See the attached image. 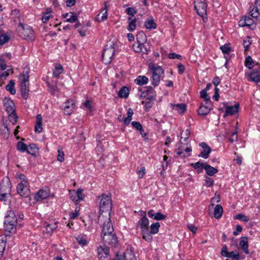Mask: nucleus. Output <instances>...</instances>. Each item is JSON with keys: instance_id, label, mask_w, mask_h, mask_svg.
<instances>
[{"instance_id": "obj_1", "label": "nucleus", "mask_w": 260, "mask_h": 260, "mask_svg": "<svg viewBox=\"0 0 260 260\" xmlns=\"http://www.w3.org/2000/svg\"><path fill=\"white\" fill-rule=\"evenodd\" d=\"M104 215L101 213L99 217V221L102 224L101 238L105 244L115 246L117 243V238L114 233V228L111 221L110 216L104 219Z\"/></svg>"}, {"instance_id": "obj_2", "label": "nucleus", "mask_w": 260, "mask_h": 260, "mask_svg": "<svg viewBox=\"0 0 260 260\" xmlns=\"http://www.w3.org/2000/svg\"><path fill=\"white\" fill-rule=\"evenodd\" d=\"M17 31L19 36L27 41H34L35 39V36L32 28L27 25L19 22L17 27Z\"/></svg>"}, {"instance_id": "obj_3", "label": "nucleus", "mask_w": 260, "mask_h": 260, "mask_svg": "<svg viewBox=\"0 0 260 260\" xmlns=\"http://www.w3.org/2000/svg\"><path fill=\"white\" fill-rule=\"evenodd\" d=\"M100 199V210L102 213L105 212L109 216L112 209V200L110 196L103 194L99 197Z\"/></svg>"}, {"instance_id": "obj_4", "label": "nucleus", "mask_w": 260, "mask_h": 260, "mask_svg": "<svg viewBox=\"0 0 260 260\" xmlns=\"http://www.w3.org/2000/svg\"><path fill=\"white\" fill-rule=\"evenodd\" d=\"M23 80L21 83V92L22 97L26 99L29 94V69L25 68L24 69L23 74L22 75Z\"/></svg>"}, {"instance_id": "obj_5", "label": "nucleus", "mask_w": 260, "mask_h": 260, "mask_svg": "<svg viewBox=\"0 0 260 260\" xmlns=\"http://www.w3.org/2000/svg\"><path fill=\"white\" fill-rule=\"evenodd\" d=\"M151 70H152L151 84L154 86H157L160 83L161 75L164 73V70L159 66L153 67L151 68Z\"/></svg>"}, {"instance_id": "obj_6", "label": "nucleus", "mask_w": 260, "mask_h": 260, "mask_svg": "<svg viewBox=\"0 0 260 260\" xmlns=\"http://www.w3.org/2000/svg\"><path fill=\"white\" fill-rule=\"evenodd\" d=\"M115 51L113 45H107L105 46L102 54L103 61L105 64H108L112 61Z\"/></svg>"}, {"instance_id": "obj_7", "label": "nucleus", "mask_w": 260, "mask_h": 260, "mask_svg": "<svg viewBox=\"0 0 260 260\" xmlns=\"http://www.w3.org/2000/svg\"><path fill=\"white\" fill-rule=\"evenodd\" d=\"M194 9L197 14L202 17L207 15V4L205 0H194Z\"/></svg>"}, {"instance_id": "obj_8", "label": "nucleus", "mask_w": 260, "mask_h": 260, "mask_svg": "<svg viewBox=\"0 0 260 260\" xmlns=\"http://www.w3.org/2000/svg\"><path fill=\"white\" fill-rule=\"evenodd\" d=\"M17 193L23 198H27L29 196L30 189L28 182L19 183L16 187Z\"/></svg>"}, {"instance_id": "obj_9", "label": "nucleus", "mask_w": 260, "mask_h": 260, "mask_svg": "<svg viewBox=\"0 0 260 260\" xmlns=\"http://www.w3.org/2000/svg\"><path fill=\"white\" fill-rule=\"evenodd\" d=\"M238 24L240 26H248L251 28L255 27L254 20L249 16H243L239 21Z\"/></svg>"}, {"instance_id": "obj_10", "label": "nucleus", "mask_w": 260, "mask_h": 260, "mask_svg": "<svg viewBox=\"0 0 260 260\" xmlns=\"http://www.w3.org/2000/svg\"><path fill=\"white\" fill-rule=\"evenodd\" d=\"M109 249L106 246H99L97 248L98 256L99 260H104L109 255Z\"/></svg>"}, {"instance_id": "obj_11", "label": "nucleus", "mask_w": 260, "mask_h": 260, "mask_svg": "<svg viewBox=\"0 0 260 260\" xmlns=\"http://www.w3.org/2000/svg\"><path fill=\"white\" fill-rule=\"evenodd\" d=\"M258 7H260V0H255L253 8L250 11V15L260 24V14L258 11Z\"/></svg>"}, {"instance_id": "obj_12", "label": "nucleus", "mask_w": 260, "mask_h": 260, "mask_svg": "<svg viewBox=\"0 0 260 260\" xmlns=\"http://www.w3.org/2000/svg\"><path fill=\"white\" fill-rule=\"evenodd\" d=\"M200 146L202 147V150L201 151L199 157H202L205 159L208 158L209 154L211 152V148L205 142H202L200 144Z\"/></svg>"}, {"instance_id": "obj_13", "label": "nucleus", "mask_w": 260, "mask_h": 260, "mask_svg": "<svg viewBox=\"0 0 260 260\" xmlns=\"http://www.w3.org/2000/svg\"><path fill=\"white\" fill-rule=\"evenodd\" d=\"M149 220L145 215L140 220L137 222V226H139L141 229V232H146L149 231Z\"/></svg>"}, {"instance_id": "obj_14", "label": "nucleus", "mask_w": 260, "mask_h": 260, "mask_svg": "<svg viewBox=\"0 0 260 260\" xmlns=\"http://www.w3.org/2000/svg\"><path fill=\"white\" fill-rule=\"evenodd\" d=\"M49 190L47 187L43 188L39 190L35 196V199L36 201H39L45 199L49 197Z\"/></svg>"}, {"instance_id": "obj_15", "label": "nucleus", "mask_w": 260, "mask_h": 260, "mask_svg": "<svg viewBox=\"0 0 260 260\" xmlns=\"http://www.w3.org/2000/svg\"><path fill=\"white\" fill-rule=\"evenodd\" d=\"M109 5L108 4V3L105 2V7L102 8L101 10V13L102 14V15L101 14H99L96 16V20L98 22H103L107 20L108 18V15H107V8L108 7Z\"/></svg>"}, {"instance_id": "obj_16", "label": "nucleus", "mask_w": 260, "mask_h": 260, "mask_svg": "<svg viewBox=\"0 0 260 260\" xmlns=\"http://www.w3.org/2000/svg\"><path fill=\"white\" fill-rule=\"evenodd\" d=\"M239 104H237L235 106H228L225 108L224 116L233 115L238 112Z\"/></svg>"}, {"instance_id": "obj_17", "label": "nucleus", "mask_w": 260, "mask_h": 260, "mask_svg": "<svg viewBox=\"0 0 260 260\" xmlns=\"http://www.w3.org/2000/svg\"><path fill=\"white\" fill-rule=\"evenodd\" d=\"M239 245L244 253L246 254L249 253L248 250V241L247 237H242L240 238Z\"/></svg>"}, {"instance_id": "obj_18", "label": "nucleus", "mask_w": 260, "mask_h": 260, "mask_svg": "<svg viewBox=\"0 0 260 260\" xmlns=\"http://www.w3.org/2000/svg\"><path fill=\"white\" fill-rule=\"evenodd\" d=\"M153 210H150L148 212L147 214L149 217L152 218L153 219L157 220H161L165 219L167 217L166 215L161 213L160 212L154 213H153Z\"/></svg>"}, {"instance_id": "obj_19", "label": "nucleus", "mask_w": 260, "mask_h": 260, "mask_svg": "<svg viewBox=\"0 0 260 260\" xmlns=\"http://www.w3.org/2000/svg\"><path fill=\"white\" fill-rule=\"evenodd\" d=\"M155 100V95H150L147 96L145 101L143 102L146 110L148 111L152 107L153 101Z\"/></svg>"}, {"instance_id": "obj_20", "label": "nucleus", "mask_w": 260, "mask_h": 260, "mask_svg": "<svg viewBox=\"0 0 260 260\" xmlns=\"http://www.w3.org/2000/svg\"><path fill=\"white\" fill-rule=\"evenodd\" d=\"M75 103L73 101H68L63 104V107L65 113L67 114H70L74 108Z\"/></svg>"}, {"instance_id": "obj_21", "label": "nucleus", "mask_w": 260, "mask_h": 260, "mask_svg": "<svg viewBox=\"0 0 260 260\" xmlns=\"http://www.w3.org/2000/svg\"><path fill=\"white\" fill-rule=\"evenodd\" d=\"M5 107L8 114L16 112L15 104L12 100H7L5 103Z\"/></svg>"}, {"instance_id": "obj_22", "label": "nucleus", "mask_w": 260, "mask_h": 260, "mask_svg": "<svg viewBox=\"0 0 260 260\" xmlns=\"http://www.w3.org/2000/svg\"><path fill=\"white\" fill-rule=\"evenodd\" d=\"M146 38V35L143 32H140L137 35V42L139 44L137 49L136 50L137 52H139L142 50V46L143 45L144 42L145 41Z\"/></svg>"}, {"instance_id": "obj_23", "label": "nucleus", "mask_w": 260, "mask_h": 260, "mask_svg": "<svg viewBox=\"0 0 260 260\" xmlns=\"http://www.w3.org/2000/svg\"><path fill=\"white\" fill-rule=\"evenodd\" d=\"M206 105H201L198 110V113L201 115H205L208 114L211 111V104Z\"/></svg>"}, {"instance_id": "obj_24", "label": "nucleus", "mask_w": 260, "mask_h": 260, "mask_svg": "<svg viewBox=\"0 0 260 260\" xmlns=\"http://www.w3.org/2000/svg\"><path fill=\"white\" fill-rule=\"evenodd\" d=\"M17 219L14 212L12 210L8 211L7 215L5 217L4 222H6V223H17Z\"/></svg>"}, {"instance_id": "obj_25", "label": "nucleus", "mask_w": 260, "mask_h": 260, "mask_svg": "<svg viewBox=\"0 0 260 260\" xmlns=\"http://www.w3.org/2000/svg\"><path fill=\"white\" fill-rule=\"evenodd\" d=\"M62 17L64 18H67V22L71 23L76 22L78 18L76 14L72 12L66 13L62 15Z\"/></svg>"}, {"instance_id": "obj_26", "label": "nucleus", "mask_w": 260, "mask_h": 260, "mask_svg": "<svg viewBox=\"0 0 260 260\" xmlns=\"http://www.w3.org/2000/svg\"><path fill=\"white\" fill-rule=\"evenodd\" d=\"M145 27L149 30L154 29L157 27V24L155 23L153 18H148L144 22Z\"/></svg>"}, {"instance_id": "obj_27", "label": "nucleus", "mask_w": 260, "mask_h": 260, "mask_svg": "<svg viewBox=\"0 0 260 260\" xmlns=\"http://www.w3.org/2000/svg\"><path fill=\"white\" fill-rule=\"evenodd\" d=\"M171 107L174 110L177 111L179 113H183L186 110V105L183 103L172 104H171Z\"/></svg>"}, {"instance_id": "obj_28", "label": "nucleus", "mask_w": 260, "mask_h": 260, "mask_svg": "<svg viewBox=\"0 0 260 260\" xmlns=\"http://www.w3.org/2000/svg\"><path fill=\"white\" fill-rule=\"evenodd\" d=\"M42 117L41 114H38L36 116V124L35 131L36 133H40L43 130L42 127Z\"/></svg>"}, {"instance_id": "obj_29", "label": "nucleus", "mask_w": 260, "mask_h": 260, "mask_svg": "<svg viewBox=\"0 0 260 260\" xmlns=\"http://www.w3.org/2000/svg\"><path fill=\"white\" fill-rule=\"evenodd\" d=\"M4 229L8 233H14L16 230V223H6L4 222Z\"/></svg>"}, {"instance_id": "obj_30", "label": "nucleus", "mask_w": 260, "mask_h": 260, "mask_svg": "<svg viewBox=\"0 0 260 260\" xmlns=\"http://www.w3.org/2000/svg\"><path fill=\"white\" fill-rule=\"evenodd\" d=\"M149 79L145 76H139L137 78L135 79V82L136 84L139 85H144L147 84L148 83Z\"/></svg>"}, {"instance_id": "obj_31", "label": "nucleus", "mask_w": 260, "mask_h": 260, "mask_svg": "<svg viewBox=\"0 0 260 260\" xmlns=\"http://www.w3.org/2000/svg\"><path fill=\"white\" fill-rule=\"evenodd\" d=\"M124 259L125 260H137L134 251L132 249H127L125 251L124 253Z\"/></svg>"}, {"instance_id": "obj_32", "label": "nucleus", "mask_w": 260, "mask_h": 260, "mask_svg": "<svg viewBox=\"0 0 260 260\" xmlns=\"http://www.w3.org/2000/svg\"><path fill=\"white\" fill-rule=\"evenodd\" d=\"M128 21L127 30L131 31H134L136 28V19L129 17L128 18Z\"/></svg>"}, {"instance_id": "obj_33", "label": "nucleus", "mask_w": 260, "mask_h": 260, "mask_svg": "<svg viewBox=\"0 0 260 260\" xmlns=\"http://www.w3.org/2000/svg\"><path fill=\"white\" fill-rule=\"evenodd\" d=\"M206 173L209 176H212L218 172V169L209 165H206L204 167Z\"/></svg>"}, {"instance_id": "obj_34", "label": "nucleus", "mask_w": 260, "mask_h": 260, "mask_svg": "<svg viewBox=\"0 0 260 260\" xmlns=\"http://www.w3.org/2000/svg\"><path fill=\"white\" fill-rule=\"evenodd\" d=\"M223 209L221 205H217L214 210V216L216 219H219L222 214Z\"/></svg>"}, {"instance_id": "obj_35", "label": "nucleus", "mask_w": 260, "mask_h": 260, "mask_svg": "<svg viewBox=\"0 0 260 260\" xmlns=\"http://www.w3.org/2000/svg\"><path fill=\"white\" fill-rule=\"evenodd\" d=\"M185 144H183L182 143H180L178 144V148L176 149L175 152L178 155H182V157H186L188 156L189 155H185L184 153V148H185Z\"/></svg>"}, {"instance_id": "obj_36", "label": "nucleus", "mask_w": 260, "mask_h": 260, "mask_svg": "<svg viewBox=\"0 0 260 260\" xmlns=\"http://www.w3.org/2000/svg\"><path fill=\"white\" fill-rule=\"evenodd\" d=\"M11 17L14 22L19 21L20 20V11L16 9L12 10L11 13Z\"/></svg>"}, {"instance_id": "obj_37", "label": "nucleus", "mask_w": 260, "mask_h": 260, "mask_svg": "<svg viewBox=\"0 0 260 260\" xmlns=\"http://www.w3.org/2000/svg\"><path fill=\"white\" fill-rule=\"evenodd\" d=\"M38 151V148L37 147L36 144L33 143L27 146V150L26 152L28 154H30L33 156H35Z\"/></svg>"}, {"instance_id": "obj_38", "label": "nucleus", "mask_w": 260, "mask_h": 260, "mask_svg": "<svg viewBox=\"0 0 260 260\" xmlns=\"http://www.w3.org/2000/svg\"><path fill=\"white\" fill-rule=\"evenodd\" d=\"M127 117L123 118V121L125 125H128L132 120V116L134 114L133 110L129 108L127 111Z\"/></svg>"}, {"instance_id": "obj_39", "label": "nucleus", "mask_w": 260, "mask_h": 260, "mask_svg": "<svg viewBox=\"0 0 260 260\" xmlns=\"http://www.w3.org/2000/svg\"><path fill=\"white\" fill-rule=\"evenodd\" d=\"M14 81L11 80L6 86V89L11 94H15L16 93V90L14 88Z\"/></svg>"}, {"instance_id": "obj_40", "label": "nucleus", "mask_w": 260, "mask_h": 260, "mask_svg": "<svg viewBox=\"0 0 260 260\" xmlns=\"http://www.w3.org/2000/svg\"><path fill=\"white\" fill-rule=\"evenodd\" d=\"M190 166L196 169L198 173H201L203 172L205 165L200 161H198L196 163L191 164Z\"/></svg>"}, {"instance_id": "obj_41", "label": "nucleus", "mask_w": 260, "mask_h": 260, "mask_svg": "<svg viewBox=\"0 0 260 260\" xmlns=\"http://www.w3.org/2000/svg\"><path fill=\"white\" fill-rule=\"evenodd\" d=\"M44 226L46 228L47 232L48 234H51L53 230L56 229L57 227V222H55L52 223H45Z\"/></svg>"}, {"instance_id": "obj_42", "label": "nucleus", "mask_w": 260, "mask_h": 260, "mask_svg": "<svg viewBox=\"0 0 260 260\" xmlns=\"http://www.w3.org/2000/svg\"><path fill=\"white\" fill-rule=\"evenodd\" d=\"M128 94V89L125 86L122 87L118 92V96L121 98H126Z\"/></svg>"}, {"instance_id": "obj_43", "label": "nucleus", "mask_w": 260, "mask_h": 260, "mask_svg": "<svg viewBox=\"0 0 260 260\" xmlns=\"http://www.w3.org/2000/svg\"><path fill=\"white\" fill-rule=\"evenodd\" d=\"M160 224L159 222H154L151 224L150 226V232L152 234L154 235L158 233Z\"/></svg>"}, {"instance_id": "obj_44", "label": "nucleus", "mask_w": 260, "mask_h": 260, "mask_svg": "<svg viewBox=\"0 0 260 260\" xmlns=\"http://www.w3.org/2000/svg\"><path fill=\"white\" fill-rule=\"evenodd\" d=\"M201 97L204 99L206 104L211 103L210 98L207 94V91L205 89H203L200 92Z\"/></svg>"}, {"instance_id": "obj_45", "label": "nucleus", "mask_w": 260, "mask_h": 260, "mask_svg": "<svg viewBox=\"0 0 260 260\" xmlns=\"http://www.w3.org/2000/svg\"><path fill=\"white\" fill-rule=\"evenodd\" d=\"M17 148L18 150L21 152H24L27 150V146L23 142L19 141L17 144Z\"/></svg>"}, {"instance_id": "obj_46", "label": "nucleus", "mask_w": 260, "mask_h": 260, "mask_svg": "<svg viewBox=\"0 0 260 260\" xmlns=\"http://www.w3.org/2000/svg\"><path fill=\"white\" fill-rule=\"evenodd\" d=\"M63 71V68L61 65L59 64L55 67L53 71V75L56 78H58Z\"/></svg>"}, {"instance_id": "obj_47", "label": "nucleus", "mask_w": 260, "mask_h": 260, "mask_svg": "<svg viewBox=\"0 0 260 260\" xmlns=\"http://www.w3.org/2000/svg\"><path fill=\"white\" fill-rule=\"evenodd\" d=\"M141 233L143 235V239H144L146 241L150 242L152 240V234L149 232V231H147L146 232L145 231Z\"/></svg>"}, {"instance_id": "obj_48", "label": "nucleus", "mask_w": 260, "mask_h": 260, "mask_svg": "<svg viewBox=\"0 0 260 260\" xmlns=\"http://www.w3.org/2000/svg\"><path fill=\"white\" fill-rule=\"evenodd\" d=\"M76 239L78 244L81 246H84L87 245V241L86 238L81 236H78Z\"/></svg>"}, {"instance_id": "obj_49", "label": "nucleus", "mask_w": 260, "mask_h": 260, "mask_svg": "<svg viewBox=\"0 0 260 260\" xmlns=\"http://www.w3.org/2000/svg\"><path fill=\"white\" fill-rule=\"evenodd\" d=\"M253 64L252 58L250 56H247L245 62V66L249 69H251L253 67Z\"/></svg>"}, {"instance_id": "obj_50", "label": "nucleus", "mask_w": 260, "mask_h": 260, "mask_svg": "<svg viewBox=\"0 0 260 260\" xmlns=\"http://www.w3.org/2000/svg\"><path fill=\"white\" fill-rule=\"evenodd\" d=\"M11 187L9 185H5L3 184L0 185V193H7L10 194Z\"/></svg>"}, {"instance_id": "obj_51", "label": "nucleus", "mask_w": 260, "mask_h": 260, "mask_svg": "<svg viewBox=\"0 0 260 260\" xmlns=\"http://www.w3.org/2000/svg\"><path fill=\"white\" fill-rule=\"evenodd\" d=\"M137 10L135 8L129 7L126 9L125 12L128 15L134 16L137 13Z\"/></svg>"}, {"instance_id": "obj_52", "label": "nucleus", "mask_w": 260, "mask_h": 260, "mask_svg": "<svg viewBox=\"0 0 260 260\" xmlns=\"http://www.w3.org/2000/svg\"><path fill=\"white\" fill-rule=\"evenodd\" d=\"M220 48L225 55H228L232 51L231 48L226 45L221 46Z\"/></svg>"}, {"instance_id": "obj_53", "label": "nucleus", "mask_w": 260, "mask_h": 260, "mask_svg": "<svg viewBox=\"0 0 260 260\" xmlns=\"http://www.w3.org/2000/svg\"><path fill=\"white\" fill-rule=\"evenodd\" d=\"M250 78L251 80L255 82H258L260 81V76L258 74H257L255 73H252L250 74Z\"/></svg>"}, {"instance_id": "obj_54", "label": "nucleus", "mask_w": 260, "mask_h": 260, "mask_svg": "<svg viewBox=\"0 0 260 260\" xmlns=\"http://www.w3.org/2000/svg\"><path fill=\"white\" fill-rule=\"evenodd\" d=\"M225 257L232 258L233 259L238 260L240 258L239 253H235L234 251L230 252L228 255H225Z\"/></svg>"}, {"instance_id": "obj_55", "label": "nucleus", "mask_w": 260, "mask_h": 260, "mask_svg": "<svg viewBox=\"0 0 260 260\" xmlns=\"http://www.w3.org/2000/svg\"><path fill=\"white\" fill-rule=\"evenodd\" d=\"M10 193H0V201H4L5 203H9L8 198L10 196Z\"/></svg>"}, {"instance_id": "obj_56", "label": "nucleus", "mask_w": 260, "mask_h": 260, "mask_svg": "<svg viewBox=\"0 0 260 260\" xmlns=\"http://www.w3.org/2000/svg\"><path fill=\"white\" fill-rule=\"evenodd\" d=\"M50 12H46L43 14L42 17V20L44 23H47L51 17Z\"/></svg>"}, {"instance_id": "obj_57", "label": "nucleus", "mask_w": 260, "mask_h": 260, "mask_svg": "<svg viewBox=\"0 0 260 260\" xmlns=\"http://www.w3.org/2000/svg\"><path fill=\"white\" fill-rule=\"evenodd\" d=\"M16 177L21 180L20 183H24L25 182H28L26 177L23 174L17 173L16 175Z\"/></svg>"}, {"instance_id": "obj_58", "label": "nucleus", "mask_w": 260, "mask_h": 260, "mask_svg": "<svg viewBox=\"0 0 260 260\" xmlns=\"http://www.w3.org/2000/svg\"><path fill=\"white\" fill-rule=\"evenodd\" d=\"M75 195H77V197L78 198V200H82L84 198V195L83 193V190L82 189L79 188L77 189L76 192H74Z\"/></svg>"}, {"instance_id": "obj_59", "label": "nucleus", "mask_w": 260, "mask_h": 260, "mask_svg": "<svg viewBox=\"0 0 260 260\" xmlns=\"http://www.w3.org/2000/svg\"><path fill=\"white\" fill-rule=\"evenodd\" d=\"M9 40V37L7 35H2L0 36V45H4L7 43Z\"/></svg>"}, {"instance_id": "obj_60", "label": "nucleus", "mask_w": 260, "mask_h": 260, "mask_svg": "<svg viewBox=\"0 0 260 260\" xmlns=\"http://www.w3.org/2000/svg\"><path fill=\"white\" fill-rule=\"evenodd\" d=\"M58 156L57 160L60 162H62L64 160V152L60 149H58Z\"/></svg>"}, {"instance_id": "obj_61", "label": "nucleus", "mask_w": 260, "mask_h": 260, "mask_svg": "<svg viewBox=\"0 0 260 260\" xmlns=\"http://www.w3.org/2000/svg\"><path fill=\"white\" fill-rule=\"evenodd\" d=\"M9 115V120L12 122L13 124H15L17 120V116L16 114V112L12 114H8Z\"/></svg>"}, {"instance_id": "obj_62", "label": "nucleus", "mask_w": 260, "mask_h": 260, "mask_svg": "<svg viewBox=\"0 0 260 260\" xmlns=\"http://www.w3.org/2000/svg\"><path fill=\"white\" fill-rule=\"evenodd\" d=\"M132 125L138 131L142 130L143 127L142 124L139 122L137 121H133L132 122Z\"/></svg>"}, {"instance_id": "obj_63", "label": "nucleus", "mask_w": 260, "mask_h": 260, "mask_svg": "<svg viewBox=\"0 0 260 260\" xmlns=\"http://www.w3.org/2000/svg\"><path fill=\"white\" fill-rule=\"evenodd\" d=\"M169 57L171 59L177 58L179 60L182 59V56L175 53H170L169 54Z\"/></svg>"}, {"instance_id": "obj_64", "label": "nucleus", "mask_w": 260, "mask_h": 260, "mask_svg": "<svg viewBox=\"0 0 260 260\" xmlns=\"http://www.w3.org/2000/svg\"><path fill=\"white\" fill-rule=\"evenodd\" d=\"M181 138H184V141H186L190 136V131L188 129H186L183 133L181 134Z\"/></svg>"}]
</instances>
